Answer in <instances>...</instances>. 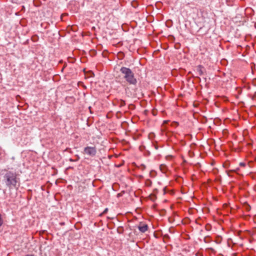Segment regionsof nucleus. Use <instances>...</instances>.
Returning a JSON list of instances; mask_svg holds the SVG:
<instances>
[{
  "mask_svg": "<svg viewBox=\"0 0 256 256\" xmlns=\"http://www.w3.org/2000/svg\"><path fill=\"white\" fill-rule=\"evenodd\" d=\"M18 180L16 174L10 171H6L4 176V182L10 188H16Z\"/></svg>",
  "mask_w": 256,
  "mask_h": 256,
  "instance_id": "f257e3e1",
  "label": "nucleus"
},
{
  "mask_svg": "<svg viewBox=\"0 0 256 256\" xmlns=\"http://www.w3.org/2000/svg\"><path fill=\"white\" fill-rule=\"evenodd\" d=\"M120 72L122 74V78L130 84L136 85L137 80L134 77V73L132 70L126 67H122Z\"/></svg>",
  "mask_w": 256,
  "mask_h": 256,
  "instance_id": "f03ea898",
  "label": "nucleus"
},
{
  "mask_svg": "<svg viewBox=\"0 0 256 256\" xmlns=\"http://www.w3.org/2000/svg\"><path fill=\"white\" fill-rule=\"evenodd\" d=\"M96 154V150L95 147L86 146L84 148V154L90 156H94Z\"/></svg>",
  "mask_w": 256,
  "mask_h": 256,
  "instance_id": "7ed1b4c3",
  "label": "nucleus"
},
{
  "mask_svg": "<svg viewBox=\"0 0 256 256\" xmlns=\"http://www.w3.org/2000/svg\"><path fill=\"white\" fill-rule=\"evenodd\" d=\"M138 228L142 232H145L148 228V226L146 224L140 223L138 226Z\"/></svg>",
  "mask_w": 256,
  "mask_h": 256,
  "instance_id": "20e7f679",
  "label": "nucleus"
},
{
  "mask_svg": "<svg viewBox=\"0 0 256 256\" xmlns=\"http://www.w3.org/2000/svg\"><path fill=\"white\" fill-rule=\"evenodd\" d=\"M125 104V102L122 100H120V102H119V104L120 106H124Z\"/></svg>",
  "mask_w": 256,
  "mask_h": 256,
  "instance_id": "39448f33",
  "label": "nucleus"
},
{
  "mask_svg": "<svg viewBox=\"0 0 256 256\" xmlns=\"http://www.w3.org/2000/svg\"><path fill=\"white\" fill-rule=\"evenodd\" d=\"M240 165L241 166H244L246 165V164L244 163V162H240Z\"/></svg>",
  "mask_w": 256,
  "mask_h": 256,
  "instance_id": "423d86ee",
  "label": "nucleus"
},
{
  "mask_svg": "<svg viewBox=\"0 0 256 256\" xmlns=\"http://www.w3.org/2000/svg\"><path fill=\"white\" fill-rule=\"evenodd\" d=\"M25 256H34L32 254H27V255H26Z\"/></svg>",
  "mask_w": 256,
  "mask_h": 256,
  "instance_id": "0eeeda50",
  "label": "nucleus"
},
{
  "mask_svg": "<svg viewBox=\"0 0 256 256\" xmlns=\"http://www.w3.org/2000/svg\"><path fill=\"white\" fill-rule=\"evenodd\" d=\"M163 167V166L162 165L160 166V169L162 170V168Z\"/></svg>",
  "mask_w": 256,
  "mask_h": 256,
  "instance_id": "6e6552de",
  "label": "nucleus"
},
{
  "mask_svg": "<svg viewBox=\"0 0 256 256\" xmlns=\"http://www.w3.org/2000/svg\"><path fill=\"white\" fill-rule=\"evenodd\" d=\"M200 74H202V72L201 70H200Z\"/></svg>",
  "mask_w": 256,
  "mask_h": 256,
  "instance_id": "1a4fd4ad",
  "label": "nucleus"
},
{
  "mask_svg": "<svg viewBox=\"0 0 256 256\" xmlns=\"http://www.w3.org/2000/svg\"><path fill=\"white\" fill-rule=\"evenodd\" d=\"M108 210V209H107V208H106V209L104 211V212H106V210Z\"/></svg>",
  "mask_w": 256,
  "mask_h": 256,
  "instance_id": "9d476101",
  "label": "nucleus"
}]
</instances>
